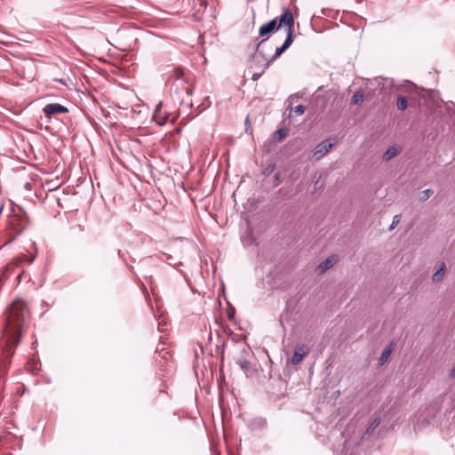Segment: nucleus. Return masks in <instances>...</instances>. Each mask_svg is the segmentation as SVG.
<instances>
[{"label":"nucleus","mask_w":455,"mask_h":455,"mask_svg":"<svg viewBox=\"0 0 455 455\" xmlns=\"http://www.w3.org/2000/svg\"><path fill=\"white\" fill-rule=\"evenodd\" d=\"M29 317V310L26 301L16 299L6 309V323L4 336L6 346L10 348L19 344L24 324Z\"/></svg>","instance_id":"nucleus-1"},{"label":"nucleus","mask_w":455,"mask_h":455,"mask_svg":"<svg viewBox=\"0 0 455 455\" xmlns=\"http://www.w3.org/2000/svg\"><path fill=\"white\" fill-rule=\"evenodd\" d=\"M282 27L285 28L286 32L290 28H294V18L289 9L284 10L280 16L275 17L259 28V36L261 37V40L257 43L256 51H259V46L270 37L271 34Z\"/></svg>","instance_id":"nucleus-2"},{"label":"nucleus","mask_w":455,"mask_h":455,"mask_svg":"<svg viewBox=\"0 0 455 455\" xmlns=\"http://www.w3.org/2000/svg\"><path fill=\"white\" fill-rule=\"evenodd\" d=\"M294 28H290L288 32H286V38L283 44V45L275 50V54L267 60L266 66L268 67L271 62L275 60L283 52L286 51L292 44V35Z\"/></svg>","instance_id":"nucleus-3"},{"label":"nucleus","mask_w":455,"mask_h":455,"mask_svg":"<svg viewBox=\"0 0 455 455\" xmlns=\"http://www.w3.org/2000/svg\"><path fill=\"white\" fill-rule=\"evenodd\" d=\"M43 111L46 117L51 118L54 115L68 112V108L59 103H50L44 106Z\"/></svg>","instance_id":"nucleus-4"},{"label":"nucleus","mask_w":455,"mask_h":455,"mask_svg":"<svg viewBox=\"0 0 455 455\" xmlns=\"http://www.w3.org/2000/svg\"><path fill=\"white\" fill-rule=\"evenodd\" d=\"M308 348L305 345L297 346L291 358V363L293 364H299L303 360V358L308 354Z\"/></svg>","instance_id":"nucleus-5"},{"label":"nucleus","mask_w":455,"mask_h":455,"mask_svg":"<svg viewBox=\"0 0 455 455\" xmlns=\"http://www.w3.org/2000/svg\"><path fill=\"white\" fill-rule=\"evenodd\" d=\"M332 145L330 140L322 141L315 147L314 156H316V158L322 157L331 148Z\"/></svg>","instance_id":"nucleus-6"},{"label":"nucleus","mask_w":455,"mask_h":455,"mask_svg":"<svg viewBox=\"0 0 455 455\" xmlns=\"http://www.w3.org/2000/svg\"><path fill=\"white\" fill-rule=\"evenodd\" d=\"M63 181H60V178L56 176L55 180L48 177L44 178L42 186L44 187L48 191H52L60 188Z\"/></svg>","instance_id":"nucleus-7"},{"label":"nucleus","mask_w":455,"mask_h":455,"mask_svg":"<svg viewBox=\"0 0 455 455\" xmlns=\"http://www.w3.org/2000/svg\"><path fill=\"white\" fill-rule=\"evenodd\" d=\"M338 261V257L331 255L327 258L323 262L318 265L317 271L319 274H323L327 269L331 267Z\"/></svg>","instance_id":"nucleus-8"},{"label":"nucleus","mask_w":455,"mask_h":455,"mask_svg":"<svg viewBox=\"0 0 455 455\" xmlns=\"http://www.w3.org/2000/svg\"><path fill=\"white\" fill-rule=\"evenodd\" d=\"M161 108H162V103L160 102L156 106L154 116H153V118L155 119L156 123L160 126L165 124L167 122V119H168V116L165 114L162 113Z\"/></svg>","instance_id":"nucleus-9"},{"label":"nucleus","mask_w":455,"mask_h":455,"mask_svg":"<svg viewBox=\"0 0 455 455\" xmlns=\"http://www.w3.org/2000/svg\"><path fill=\"white\" fill-rule=\"evenodd\" d=\"M401 151V148L399 146H392L383 154L382 158L385 161H389L393 157H395Z\"/></svg>","instance_id":"nucleus-10"},{"label":"nucleus","mask_w":455,"mask_h":455,"mask_svg":"<svg viewBox=\"0 0 455 455\" xmlns=\"http://www.w3.org/2000/svg\"><path fill=\"white\" fill-rule=\"evenodd\" d=\"M445 269V264L443 263L441 267L436 270V272L433 275V280L435 282H438L443 278V275L444 274Z\"/></svg>","instance_id":"nucleus-11"},{"label":"nucleus","mask_w":455,"mask_h":455,"mask_svg":"<svg viewBox=\"0 0 455 455\" xmlns=\"http://www.w3.org/2000/svg\"><path fill=\"white\" fill-rule=\"evenodd\" d=\"M408 106L407 100L404 97L399 96L396 100V107L399 110L403 111Z\"/></svg>","instance_id":"nucleus-12"},{"label":"nucleus","mask_w":455,"mask_h":455,"mask_svg":"<svg viewBox=\"0 0 455 455\" xmlns=\"http://www.w3.org/2000/svg\"><path fill=\"white\" fill-rule=\"evenodd\" d=\"M364 99V95L362 92H355L354 93V95L352 96V99H351V103L352 104H358L360 102H362Z\"/></svg>","instance_id":"nucleus-13"},{"label":"nucleus","mask_w":455,"mask_h":455,"mask_svg":"<svg viewBox=\"0 0 455 455\" xmlns=\"http://www.w3.org/2000/svg\"><path fill=\"white\" fill-rule=\"evenodd\" d=\"M391 352H392V345H389L388 347H387L384 349V351H383V353H382V355L380 356V363H384L387 360V358L391 355Z\"/></svg>","instance_id":"nucleus-14"},{"label":"nucleus","mask_w":455,"mask_h":455,"mask_svg":"<svg viewBox=\"0 0 455 455\" xmlns=\"http://www.w3.org/2000/svg\"><path fill=\"white\" fill-rule=\"evenodd\" d=\"M306 108L303 105H298L295 108L291 109V112H293L297 116H301L304 114Z\"/></svg>","instance_id":"nucleus-15"},{"label":"nucleus","mask_w":455,"mask_h":455,"mask_svg":"<svg viewBox=\"0 0 455 455\" xmlns=\"http://www.w3.org/2000/svg\"><path fill=\"white\" fill-rule=\"evenodd\" d=\"M433 195V191L431 189H426L420 193L419 199L421 201H426Z\"/></svg>","instance_id":"nucleus-16"},{"label":"nucleus","mask_w":455,"mask_h":455,"mask_svg":"<svg viewBox=\"0 0 455 455\" xmlns=\"http://www.w3.org/2000/svg\"><path fill=\"white\" fill-rule=\"evenodd\" d=\"M401 220V215L400 214H396L394 216L393 218V221H392V224L390 226V229H393Z\"/></svg>","instance_id":"nucleus-17"},{"label":"nucleus","mask_w":455,"mask_h":455,"mask_svg":"<svg viewBox=\"0 0 455 455\" xmlns=\"http://www.w3.org/2000/svg\"><path fill=\"white\" fill-rule=\"evenodd\" d=\"M275 134L277 135L279 140H281L282 138L286 136L287 132L284 129H278Z\"/></svg>","instance_id":"nucleus-18"},{"label":"nucleus","mask_w":455,"mask_h":455,"mask_svg":"<svg viewBox=\"0 0 455 455\" xmlns=\"http://www.w3.org/2000/svg\"><path fill=\"white\" fill-rule=\"evenodd\" d=\"M261 76V74H260V73H255V74H253V76H252V79H253V80H258V79L259 78V76Z\"/></svg>","instance_id":"nucleus-19"},{"label":"nucleus","mask_w":455,"mask_h":455,"mask_svg":"<svg viewBox=\"0 0 455 455\" xmlns=\"http://www.w3.org/2000/svg\"><path fill=\"white\" fill-rule=\"evenodd\" d=\"M248 364H249V363H248V362H243V363H241V364H240V365H241V367H242L243 369H246V367H247V365H248Z\"/></svg>","instance_id":"nucleus-20"},{"label":"nucleus","mask_w":455,"mask_h":455,"mask_svg":"<svg viewBox=\"0 0 455 455\" xmlns=\"http://www.w3.org/2000/svg\"><path fill=\"white\" fill-rule=\"evenodd\" d=\"M450 375L451 378H455V367L451 371Z\"/></svg>","instance_id":"nucleus-21"},{"label":"nucleus","mask_w":455,"mask_h":455,"mask_svg":"<svg viewBox=\"0 0 455 455\" xmlns=\"http://www.w3.org/2000/svg\"><path fill=\"white\" fill-rule=\"evenodd\" d=\"M249 123H250L249 117L247 116L246 119H245V125H249Z\"/></svg>","instance_id":"nucleus-22"},{"label":"nucleus","mask_w":455,"mask_h":455,"mask_svg":"<svg viewBox=\"0 0 455 455\" xmlns=\"http://www.w3.org/2000/svg\"><path fill=\"white\" fill-rule=\"evenodd\" d=\"M21 260H22L21 258H18L17 259H15V262L18 264Z\"/></svg>","instance_id":"nucleus-23"},{"label":"nucleus","mask_w":455,"mask_h":455,"mask_svg":"<svg viewBox=\"0 0 455 455\" xmlns=\"http://www.w3.org/2000/svg\"><path fill=\"white\" fill-rule=\"evenodd\" d=\"M44 174H46V175H51V174H52L53 172H44Z\"/></svg>","instance_id":"nucleus-24"},{"label":"nucleus","mask_w":455,"mask_h":455,"mask_svg":"<svg viewBox=\"0 0 455 455\" xmlns=\"http://www.w3.org/2000/svg\"><path fill=\"white\" fill-rule=\"evenodd\" d=\"M375 426L379 425V421L374 422Z\"/></svg>","instance_id":"nucleus-25"}]
</instances>
